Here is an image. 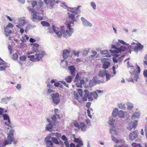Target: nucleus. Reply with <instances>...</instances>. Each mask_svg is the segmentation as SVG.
<instances>
[{
    "label": "nucleus",
    "instance_id": "f257e3e1",
    "mask_svg": "<svg viewBox=\"0 0 147 147\" xmlns=\"http://www.w3.org/2000/svg\"><path fill=\"white\" fill-rule=\"evenodd\" d=\"M79 10L76 9L74 11H72V13L69 15V18L71 19L72 22H70L69 23L66 22L65 24L66 25L68 30H67L66 32L67 35L70 36L74 32L73 29L71 27V24H73L74 21H76L75 18V16L78 14Z\"/></svg>",
    "mask_w": 147,
    "mask_h": 147
},
{
    "label": "nucleus",
    "instance_id": "f03ea898",
    "mask_svg": "<svg viewBox=\"0 0 147 147\" xmlns=\"http://www.w3.org/2000/svg\"><path fill=\"white\" fill-rule=\"evenodd\" d=\"M48 31L49 32L52 33L53 31L56 34L57 36L59 37H61L62 36V34L61 31L58 30V28L55 27L53 25L52 28L49 27L48 28Z\"/></svg>",
    "mask_w": 147,
    "mask_h": 147
},
{
    "label": "nucleus",
    "instance_id": "7ed1b4c3",
    "mask_svg": "<svg viewBox=\"0 0 147 147\" xmlns=\"http://www.w3.org/2000/svg\"><path fill=\"white\" fill-rule=\"evenodd\" d=\"M101 61L102 63H104L102 65V67L104 69L108 68L110 65V63L109 58H102L101 60Z\"/></svg>",
    "mask_w": 147,
    "mask_h": 147
},
{
    "label": "nucleus",
    "instance_id": "20e7f679",
    "mask_svg": "<svg viewBox=\"0 0 147 147\" xmlns=\"http://www.w3.org/2000/svg\"><path fill=\"white\" fill-rule=\"evenodd\" d=\"M59 94L57 92L53 94L52 95L51 98L53 102L56 105L58 104L60 100Z\"/></svg>",
    "mask_w": 147,
    "mask_h": 147
},
{
    "label": "nucleus",
    "instance_id": "39448f33",
    "mask_svg": "<svg viewBox=\"0 0 147 147\" xmlns=\"http://www.w3.org/2000/svg\"><path fill=\"white\" fill-rule=\"evenodd\" d=\"M29 11L30 12L32 13H33L32 18L33 19L36 20H42V18L41 17L37 15V13L35 10L31 9H28Z\"/></svg>",
    "mask_w": 147,
    "mask_h": 147
},
{
    "label": "nucleus",
    "instance_id": "423d86ee",
    "mask_svg": "<svg viewBox=\"0 0 147 147\" xmlns=\"http://www.w3.org/2000/svg\"><path fill=\"white\" fill-rule=\"evenodd\" d=\"M14 138L13 136H11L10 135H9L7 137V139L6 140L5 142V146L8 144H11V142H13V143L16 144V142L14 140Z\"/></svg>",
    "mask_w": 147,
    "mask_h": 147
},
{
    "label": "nucleus",
    "instance_id": "0eeeda50",
    "mask_svg": "<svg viewBox=\"0 0 147 147\" xmlns=\"http://www.w3.org/2000/svg\"><path fill=\"white\" fill-rule=\"evenodd\" d=\"M55 134L53 133H51L49 134L48 136L45 138V141L50 146H52L53 144L52 143V142L51 140H50L51 139V136H54Z\"/></svg>",
    "mask_w": 147,
    "mask_h": 147
},
{
    "label": "nucleus",
    "instance_id": "6e6552de",
    "mask_svg": "<svg viewBox=\"0 0 147 147\" xmlns=\"http://www.w3.org/2000/svg\"><path fill=\"white\" fill-rule=\"evenodd\" d=\"M138 136V131L135 130L130 133L129 139L130 140L132 141L137 137Z\"/></svg>",
    "mask_w": 147,
    "mask_h": 147
},
{
    "label": "nucleus",
    "instance_id": "1a4fd4ad",
    "mask_svg": "<svg viewBox=\"0 0 147 147\" xmlns=\"http://www.w3.org/2000/svg\"><path fill=\"white\" fill-rule=\"evenodd\" d=\"M19 23L18 24V25L16 26V27H18V28L20 29V32L21 34H22L24 32V29L21 28V27L23 26L24 25V24L25 23V22L24 20H22L19 22Z\"/></svg>",
    "mask_w": 147,
    "mask_h": 147
},
{
    "label": "nucleus",
    "instance_id": "9d476101",
    "mask_svg": "<svg viewBox=\"0 0 147 147\" xmlns=\"http://www.w3.org/2000/svg\"><path fill=\"white\" fill-rule=\"evenodd\" d=\"M36 57L34 58L35 60L36 61H39L44 56V54L43 53L39 52L35 54Z\"/></svg>",
    "mask_w": 147,
    "mask_h": 147
},
{
    "label": "nucleus",
    "instance_id": "9b49d317",
    "mask_svg": "<svg viewBox=\"0 0 147 147\" xmlns=\"http://www.w3.org/2000/svg\"><path fill=\"white\" fill-rule=\"evenodd\" d=\"M68 69L70 72V74L72 77H74L75 76L76 68L73 66H70L68 67Z\"/></svg>",
    "mask_w": 147,
    "mask_h": 147
},
{
    "label": "nucleus",
    "instance_id": "f8f14e48",
    "mask_svg": "<svg viewBox=\"0 0 147 147\" xmlns=\"http://www.w3.org/2000/svg\"><path fill=\"white\" fill-rule=\"evenodd\" d=\"M81 20L82 22L83 25L86 26H92V24L91 23H90L85 18L83 17L81 18Z\"/></svg>",
    "mask_w": 147,
    "mask_h": 147
},
{
    "label": "nucleus",
    "instance_id": "ddd939ff",
    "mask_svg": "<svg viewBox=\"0 0 147 147\" xmlns=\"http://www.w3.org/2000/svg\"><path fill=\"white\" fill-rule=\"evenodd\" d=\"M70 52V51L68 50H65L63 51V56L64 59H65L67 58Z\"/></svg>",
    "mask_w": 147,
    "mask_h": 147
},
{
    "label": "nucleus",
    "instance_id": "4468645a",
    "mask_svg": "<svg viewBox=\"0 0 147 147\" xmlns=\"http://www.w3.org/2000/svg\"><path fill=\"white\" fill-rule=\"evenodd\" d=\"M79 129H80L83 131H86L87 129V127L85 123H81L80 124Z\"/></svg>",
    "mask_w": 147,
    "mask_h": 147
},
{
    "label": "nucleus",
    "instance_id": "2eb2a0df",
    "mask_svg": "<svg viewBox=\"0 0 147 147\" xmlns=\"http://www.w3.org/2000/svg\"><path fill=\"white\" fill-rule=\"evenodd\" d=\"M137 121H136L135 122H134L133 123L132 125H131L130 124L128 125L127 127V128L129 131H131L132 129V128L135 129L137 126Z\"/></svg>",
    "mask_w": 147,
    "mask_h": 147
},
{
    "label": "nucleus",
    "instance_id": "dca6fc26",
    "mask_svg": "<svg viewBox=\"0 0 147 147\" xmlns=\"http://www.w3.org/2000/svg\"><path fill=\"white\" fill-rule=\"evenodd\" d=\"M143 48V46L140 44L136 45L134 48L135 51H138V50L142 49Z\"/></svg>",
    "mask_w": 147,
    "mask_h": 147
},
{
    "label": "nucleus",
    "instance_id": "f3484780",
    "mask_svg": "<svg viewBox=\"0 0 147 147\" xmlns=\"http://www.w3.org/2000/svg\"><path fill=\"white\" fill-rule=\"evenodd\" d=\"M9 67L5 64H4L2 63H0V70H5V69Z\"/></svg>",
    "mask_w": 147,
    "mask_h": 147
},
{
    "label": "nucleus",
    "instance_id": "a211bd4d",
    "mask_svg": "<svg viewBox=\"0 0 147 147\" xmlns=\"http://www.w3.org/2000/svg\"><path fill=\"white\" fill-rule=\"evenodd\" d=\"M47 121L49 122V124L48 125L46 128L48 130H49L51 129L53 127V125H52V122L49 119H47Z\"/></svg>",
    "mask_w": 147,
    "mask_h": 147
},
{
    "label": "nucleus",
    "instance_id": "6ab92c4d",
    "mask_svg": "<svg viewBox=\"0 0 147 147\" xmlns=\"http://www.w3.org/2000/svg\"><path fill=\"white\" fill-rule=\"evenodd\" d=\"M107 72V71L105 70H100L99 71V75L100 76L103 77L105 76Z\"/></svg>",
    "mask_w": 147,
    "mask_h": 147
},
{
    "label": "nucleus",
    "instance_id": "aec40b11",
    "mask_svg": "<svg viewBox=\"0 0 147 147\" xmlns=\"http://www.w3.org/2000/svg\"><path fill=\"white\" fill-rule=\"evenodd\" d=\"M73 77L72 76H68L66 77L65 78V80L68 83H71L72 82V78Z\"/></svg>",
    "mask_w": 147,
    "mask_h": 147
},
{
    "label": "nucleus",
    "instance_id": "412c9836",
    "mask_svg": "<svg viewBox=\"0 0 147 147\" xmlns=\"http://www.w3.org/2000/svg\"><path fill=\"white\" fill-rule=\"evenodd\" d=\"M59 1H55V0H51L49 3L52 7H53L55 3H58Z\"/></svg>",
    "mask_w": 147,
    "mask_h": 147
},
{
    "label": "nucleus",
    "instance_id": "4be33fe9",
    "mask_svg": "<svg viewBox=\"0 0 147 147\" xmlns=\"http://www.w3.org/2000/svg\"><path fill=\"white\" fill-rule=\"evenodd\" d=\"M118 109L117 108H115L113 111L112 115L114 117H115L118 115Z\"/></svg>",
    "mask_w": 147,
    "mask_h": 147
},
{
    "label": "nucleus",
    "instance_id": "5701e85b",
    "mask_svg": "<svg viewBox=\"0 0 147 147\" xmlns=\"http://www.w3.org/2000/svg\"><path fill=\"white\" fill-rule=\"evenodd\" d=\"M110 132L112 134L115 135H117V132L115 130V128L114 127L110 129Z\"/></svg>",
    "mask_w": 147,
    "mask_h": 147
},
{
    "label": "nucleus",
    "instance_id": "b1692460",
    "mask_svg": "<svg viewBox=\"0 0 147 147\" xmlns=\"http://www.w3.org/2000/svg\"><path fill=\"white\" fill-rule=\"evenodd\" d=\"M74 141L75 142L78 143V144H81L83 143V141L81 139L79 138H74Z\"/></svg>",
    "mask_w": 147,
    "mask_h": 147
},
{
    "label": "nucleus",
    "instance_id": "393cba45",
    "mask_svg": "<svg viewBox=\"0 0 147 147\" xmlns=\"http://www.w3.org/2000/svg\"><path fill=\"white\" fill-rule=\"evenodd\" d=\"M118 115L120 118L123 117L124 116V113L123 111L120 110L118 112Z\"/></svg>",
    "mask_w": 147,
    "mask_h": 147
},
{
    "label": "nucleus",
    "instance_id": "a878e982",
    "mask_svg": "<svg viewBox=\"0 0 147 147\" xmlns=\"http://www.w3.org/2000/svg\"><path fill=\"white\" fill-rule=\"evenodd\" d=\"M41 23L43 26L45 27H49L50 26V24L48 22L45 21H42L41 22Z\"/></svg>",
    "mask_w": 147,
    "mask_h": 147
},
{
    "label": "nucleus",
    "instance_id": "bb28decb",
    "mask_svg": "<svg viewBox=\"0 0 147 147\" xmlns=\"http://www.w3.org/2000/svg\"><path fill=\"white\" fill-rule=\"evenodd\" d=\"M82 100H78L79 102L82 103L84 101H87V98H88V96L86 95H84L82 98Z\"/></svg>",
    "mask_w": 147,
    "mask_h": 147
},
{
    "label": "nucleus",
    "instance_id": "cd10ccee",
    "mask_svg": "<svg viewBox=\"0 0 147 147\" xmlns=\"http://www.w3.org/2000/svg\"><path fill=\"white\" fill-rule=\"evenodd\" d=\"M57 118L59 119H60L59 116L57 114H55L54 115H53L52 118V119L53 121H56Z\"/></svg>",
    "mask_w": 147,
    "mask_h": 147
},
{
    "label": "nucleus",
    "instance_id": "c85d7f7f",
    "mask_svg": "<svg viewBox=\"0 0 147 147\" xmlns=\"http://www.w3.org/2000/svg\"><path fill=\"white\" fill-rule=\"evenodd\" d=\"M115 49L116 50H110V51L111 53L113 54H117L119 53V50L118 49V48H116Z\"/></svg>",
    "mask_w": 147,
    "mask_h": 147
},
{
    "label": "nucleus",
    "instance_id": "c756f323",
    "mask_svg": "<svg viewBox=\"0 0 147 147\" xmlns=\"http://www.w3.org/2000/svg\"><path fill=\"white\" fill-rule=\"evenodd\" d=\"M119 52L124 51L126 50V47L125 46H121L118 48Z\"/></svg>",
    "mask_w": 147,
    "mask_h": 147
},
{
    "label": "nucleus",
    "instance_id": "7c9ffc66",
    "mask_svg": "<svg viewBox=\"0 0 147 147\" xmlns=\"http://www.w3.org/2000/svg\"><path fill=\"white\" fill-rule=\"evenodd\" d=\"M6 27L5 28V32H6L5 35L6 36H8L9 34L11 32V30L8 29Z\"/></svg>",
    "mask_w": 147,
    "mask_h": 147
},
{
    "label": "nucleus",
    "instance_id": "2f4dec72",
    "mask_svg": "<svg viewBox=\"0 0 147 147\" xmlns=\"http://www.w3.org/2000/svg\"><path fill=\"white\" fill-rule=\"evenodd\" d=\"M90 94H91L92 96H93V97L95 99H96L98 96V95L97 92H94L93 93H90Z\"/></svg>",
    "mask_w": 147,
    "mask_h": 147
},
{
    "label": "nucleus",
    "instance_id": "473e14b6",
    "mask_svg": "<svg viewBox=\"0 0 147 147\" xmlns=\"http://www.w3.org/2000/svg\"><path fill=\"white\" fill-rule=\"evenodd\" d=\"M52 141L55 144H59V142L58 140L55 138L53 137L52 138Z\"/></svg>",
    "mask_w": 147,
    "mask_h": 147
},
{
    "label": "nucleus",
    "instance_id": "72a5a7b5",
    "mask_svg": "<svg viewBox=\"0 0 147 147\" xmlns=\"http://www.w3.org/2000/svg\"><path fill=\"white\" fill-rule=\"evenodd\" d=\"M80 77L79 76V74L78 73H77L76 74L75 78L74 80V82H76L79 81V80H80Z\"/></svg>",
    "mask_w": 147,
    "mask_h": 147
},
{
    "label": "nucleus",
    "instance_id": "f704fd0d",
    "mask_svg": "<svg viewBox=\"0 0 147 147\" xmlns=\"http://www.w3.org/2000/svg\"><path fill=\"white\" fill-rule=\"evenodd\" d=\"M74 97L75 98L78 100V101L79 100H78L79 98V96L78 95V94L76 92H74Z\"/></svg>",
    "mask_w": 147,
    "mask_h": 147
},
{
    "label": "nucleus",
    "instance_id": "c9c22d12",
    "mask_svg": "<svg viewBox=\"0 0 147 147\" xmlns=\"http://www.w3.org/2000/svg\"><path fill=\"white\" fill-rule=\"evenodd\" d=\"M61 31L63 34H64L65 36H66V35L65 34V33H67L66 32V31L65 30V28L64 26H62L61 27ZM67 34V33H66Z\"/></svg>",
    "mask_w": 147,
    "mask_h": 147
},
{
    "label": "nucleus",
    "instance_id": "e433bc0d",
    "mask_svg": "<svg viewBox=\"0 0 147 147\" xmlns=\"http://www.w3.org/2000/svg\"><path fill=\"white\" fill-rule=\"evenodd\" d=\"M114 147H129L126 144H123L121 145H115Z\"/></svg>",
    "mask_w": 147,
    "mask_h": 147
},
{
    "label": "nucleus",
    "instance_id": "4c0bfd02",
    "mask_svg": "<svg viewBox=\"0 0 147 147\" xmlns=\"http://www.w3.org/2000/svg\"><path fill=\"white\" fill-rule=\"evenodd\" d=\"M119 55H118L115 54L114 55V57H113V62L114 63H117V60L116 59V58L118 57Z\"/></svg>",
    "mask_w": 147,
    "mask_h": 147
},
{
    "label": "nucleus",
    "instance_id": "58836bf2",
    "mask_svg": "<svg viewBox=\"0 0 147 147\" xmlns=\"http://www.w3.org/2000/svg\"><path fill=\"white\" fill-rule=\"evenodd\" d=\"M27 58L25 56H22L20 57V60L22 61H25Z\"/></svg>",
    "mask_w": 147,
    "mask_h": 147
},
{
    "label": "nucleus",
    "instance_id": "ea45409f",
    "mask_svg": "<svg viewBox=\"0 0 147 147\" xmlns=\"http://www.w3.org/2000/svg\"><path fill=\"white\" fill-rule=\"evenodd\" d=\"M18 58V55L17 53H15L13 54L12 56V59L15 60Z\"/></svg>",
    "mask_w": 147,
    "mask_h": 147
},
{
    "label": "nucleus",
    "instance_id": "a19ab883",
    "mask_svg": "<svg viewBox=\"0 0 147 147\" xmlns=\"http://www.w3.org/2000/svg\"><path fill=\"white\" fill-rule=\"evenodd\" d=\"M3 116L4 120H7L9 119L8 116L6 114H3Z\"/></svg>",
    "mask_w": 147,
    "mask_h": 147
},
{
    "label": "nucleus",
    "instance_id": "79ce46f5",
    "mask_svg": "<svg viewBox=\"0 0 147 147\" xmlns=\"http://www.w3.org/2000/svg\"><path fill=\"white\" fill-rule=\"evenodd\" d=\"M114 122V121L112 118H110L109 121V123L111 125H113Z\"/></svg>",
    "mask_w": 147,
    "mask_h": 147
},
{
    "label": "nucleus",
    "instance_id": "37998d69",
    "mask_svg": "<svg viewBox=\"0 0 147 147\" xmlns=\"http://www.w3.org/2000/svg\"><path fill=\"white\" fill-rule=\"evenodd\" d=\"M118 107L120 109H125V106L124 104L121 103L118 105Z\"/></svg>",
    "mask_w": 147,
    "mask_h": 147
},
{
    "label": "nucleus",
    "instance_id": "c03bdc74",
    "mask_svg": "<svg viewBox=\"0 0 147 147\" xmlns=\"http://www.w3.org/2000/svg\"><path fill=\"white\" fill-rule=\"evenodd\" d=\"M133 107V105L130 103H129L128 104L127 106V108L128 109H132Z\"/></svg>",
    "mask_w": 147,
    "mask_h": 147
},
{
    "label": "nucleus",
    "instance_id": "a18cd8bd",
    "mask_svg": "<svg viewBox=\"0 0 147 147\" xmlns=\"http://www.w3.org/2000/svg\"><path fill=\"white\" fill-rule=\"evenodd\" d=\"M31 5L32 6V7L33 8L34 7V6L35 5H37V3L36 1H31Z\"/></svg>",
    "mask_w": 147,
    "mask_h": 147
},
{
    "label": "nucleus",
    "instance_id": "49530a36",
    "mask_svg": "<svg viewBox=\"0 0 147 147\" xmlns=\"http://www.w3.org/2000/svg\"><path fill=\"white\" fill-rule=\"evenodd\" d=\"M131 145L133 147H136V146H138L139 145H140V144L134 142L131 144Z\"/></svg>",
    "mask_w": 147,
    "mask_h": 147
},
{
    "label": "nucleus",
    "instance_id": "de8ad7c7",
    "mask_svg": "<svg viewBox=\"0 0 147 147\" xmlns=\"http://www.w3.org/2000/svg\"><path fill=\"white\" fill-rule=\"evenodd\" d=\"M73 52L74 55L77 56L78 57L79 54L80 53V52L79 51H73Z\"/></svg>",
    "mask_w": 147,
    "mask_h": 147
},
{
    "label": "nucleus",
    "instance_id": "09e8293b",
    "mask_svg": "<svg viewBox=\"0 0 147 147\" xmlns=\"http://www.w3.org/2000/svg\"><path fill=\"white\" fill-rule=\"evenodd\" d=\"M91 5L94 9V10L96 9V5L95 4V3L94 2H91Z\"/></svg>",
    "mask_w": 147,
    "mask_h": 147
},
{
    "label": "nucleus",
    "instance_id": "8fccbe9b",
    "mask_svg": "<svg viewBox=\"0 0 147 147\" xmlns=\"http://www.w3.org/2000/svg\"><path fill=\"white\" fill-rule=\"evenodd\" d=\"M111 138H112V140L113 141L115 142L116 143H119V140L117 139L116 138L114 137L113 136H112Z\"/></svg>",
    "mask_w": 147,
    "mask_h": 147
},
{
    "label": "nucleus",
    "instance_id": "3c124183",
    "mask_svg": "<svg viewBox=\"0 0 147 147\" xmlns=\"http://www.w3.org/2000/svg\"><path fill=\"white\" fill-rule=\"evenodd\" d=\"M43 4L44 3L41 0H40L38 3V5L40 7H41Z\"/></svg>",
    "mask_w": 147,
    "mask_h": 147
},
{
    "label": "nucleus",
    "instance_id": "603ef678",
    "mask_svg": "<svg viewBox=\"0 0 147 147\" xmlns=\"http://www.w3.org/2000/svg\"><path fill=\"white\" fill-rule=\"evenodd\" d=\"M6 27L8 28H12L13 27V24L11 23H9Z\"/></svg>",
    "mask_w": 147,
    "mask_h": 147
},
{
    "label": "nucleus",
    "instance_id": "864d4df0",
    "mask_svg": "<svg viewBox=\"0 0 147 147\" xmlns=\"http://www.w3.org/2000/svg\"><path fill=\"white\" fill-rule=\"evenodd\" d=\"M60 82L62 83L65 86L68 87V84H67L64 81H61Z\"/></svg>",
    "mask_w": 147,
    "mask_h": 147
},
{
    "label": "nucleus",
    "instance_id": "5fc2aeb1",
    "mask_svg": "<svg viewBox=\"0 0 147 147\" xmlns=\"http://www.w3.org/2000/svg\"><path fill=\"white\" fill-rule=\"evenodd\" d=\"M74 126L76 127H78V129H79L80 124H79L77 122H74Z\"/></svg>",
    "mask_w": 147,
    "mask_h": 147
},
{
    "label": "nucleus",
    "instance_id": "6e6d98bb",
    "mask_svg": "<svg viewBox=\"0 0 147 147\" xmlns=\"http://www.w3.org/2000/svg\"><path fill=\"white\" fill-rule=\"evenodd\" d=\"M105 76H106L107 80H109L110 79L111 75L110 74L106 73Z\"/></svg>",
    "mask_w": 147,
    "mask_h": 147
},
{
    "label": "nucleus",
    "instance_id": "4d7b16f0",
    "mask_svg": "<svg viewBox=\"0 0 147 147\" xmlns=\"http://www.w3.org/2000/svg\"><path fill=\"white\" fill-rule=\"evenodd\" d=\"M93 97L91 95V94H89V96H88V99L89 100V101H92L93 100Z\"/></svg>",
    "mask_w": 147,
    "mask_h": 147
},
{
    "label": "nucleus",
    "instance_id": "13d9d810",
    "mask_svg": "<svg viewBox=\"0 0 147 147\" xmlns=\"http://www.w3.org/2000/svg\"><path fill=\"white\" fill-rule=\"evenodd\" d=\"M61 139L62 140L65 141L67 140V138L64 135H63L61 137Z\"/></svg>",
    "mask_w": 147,
    "mask_h": 147
},
{
    "label": "nucleus",
    "instance_id": "bf43d9fd",
    "mask_svg": "<svg viewBox=\"0 0 147 147\" xmlns=\"http://www.w3.org/2000/svg\"><path fill=\"white\" fill-rule=\"evenodd\" d=\"M8 120L7 121H6L5 122V123L8 126H9L10 127H11L9 125L10 124V123H11L9 119H8V120Z\"/></svg>",
    "mask_w": 147,
    "mask_h": 147
},
{
    "label": "nucleus",
    "instance_id": "052dcab7",
    "mask_svg": "<svg viewBox=\"0 0 147 147\" xmlns=\"http://www.w3.org/2000/svg\"><path fill=\"white\" fill-rule=\"evenodd\" d=\"M92 53L93 55H91V57H93L95 56L97 54V52L95 51H92Z\"/></svg>",
    "mask_w": 147,
    "mask_h": 147
},
{
    "label": "nucleus",
    "instance_id": "680f3d73",
    "mask_svg": "<svg viewBox=\"0 0 147 147\" xmlns=\"http://www.w3.org/2000/svg\"><path fill=\"white\" fill-rule=\"evenodd\" d=\"M85 93L86 96H88L90 94V93H91V92H89V91L87 90H85L84 91Z\"/></svg>",
    "mask_w": 147,
    "mask_h": 147
},
{
    "label": "nucleus",
    "instance_id": "e2e57ef3",
    "mask_svg": "<svg viewBox=\"0 0 147 147\" xmlns=\"http://www.w3.org/2000/svg\"><path fill=\"white\" fill-rule=\"evenodd\" d=\"M143 74L144 75V76L146 77L147 78V70H144L143 72Z\"/></svg>",
    "mask_w": 147,
    "mask_h": 147
},
{
    "label": "nucleus",
    "instance_id": "0e129e2a",
    "mask_svg": "<svg viewBox=\"0 0 147 147\" xmlns=\"http://www.w3.org/2000/svg\"><path fill=\"white\" fill-rule=\"evenodd\" d=\"M64 144L67 147H69V144L68 142V140L64 141Z\"/></svg>",
    "mask_w": 147,
    "mask_h": 147
},
{
    "label": "nucleus",
    "instance_id": "69168bd1",
    "mask_svg": "<svg viewBox=\"0 0 147 147\" xmlns=\"http://www.w3.org/2000/svg\"><path fill=\"white\" fill-rule=\"evenodd\" d=\"M83 145V143H82V144H78L76 146V147H82Z\"/></svg>",
    "mask_w": 147,
    "mask_h": 147
},
{
    "label": "nucleus",
    "instance_id": "338daca9",
    "mask_svg": "<svg viewBox=\"0 0 147 147\" xmlns=\"http://www.w3.org/2000/svg\"><path fill=\"white\" fill-rule=\"evenodd\" d=\"M55 136L57 138L60 137L61 136V134L56 132L55 133Z\"/></svg>",
    "mask_w": 147,
    "mask_h": 147
},
{
    "label": "nucleus",
    "instance_id": "774afa93",
    "mask_svg": "<svg viewBox=\"0 0 147 147\" xmlns=\"http://www.w3.org/2000/svg\"><path fill=\"white\" fill-rule=\"evenodd\" d=\"M50 1L51 0H44V2L47 5H48L49 4Z\"/></svg>",
    "mask_w": 147,
    "mask_h": 147
}]
</instances>
